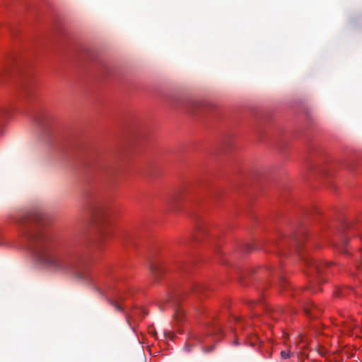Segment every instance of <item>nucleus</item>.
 I'll use <instances>...</instances> for the list:
<instances>
[{"label":"nucleus","instance_id":"nucleus-22","mask_svg":"<svg viewBox=\"0 0 362 362\" xmlns=\"http://www.w3.org/2000/svg\"><path fill=\"white\" fill-rule=\"evenodd\" d=\"M268 269H270V268H269V267H266V268H264V269L262 270V272H264V270H268Z\"/></svg>","mask_w":362,"mask_h":362},{"label":"nucleus","instance_id":"nucleus-4","mask_svg":"<svg viewBox=\"0 0 362 362\" xmlns=\"http://www.w3.org/2000/svg\"><path fill=\"white\" fill-rule=\"evenodd\" d=\"M93 216L95 221L97 222H104L106 221L107 218V214L105 209L102 206H97L93 209Z\"/></svg>","mask_w":362,"mask_h":362},{"label":"nucleus","instance_id":"nucleus-8","mask_svg":"<svg viewBox=\"0 0 362 362\" xmlns=\"http://www.w3.org/2000/svg\"><path fill=\"white\" fill-rule=\"evenodd\" d=\"M206 233V230L202 224H198L197 226V232L194 235V238L197 240H201V236Z\"/></svg>","mask_w":362,"mask_h":362},{"label":"nucleus","instance_id":"nucleus-5","mask_svg":"<svg viewBox=\"0 0 362 362\" xmlns=\"http://www.w3.org/2000/svg\"><path fill=\"white\" fill-rule=\"evenodd\" d=\"M305 235V231H300V232L295 233L292 236L291 241H292L293 246L296 249L298 250L300 248V247L302 244L303 239L304 238Z\"/></svg>","mask_w":362,"mask_h":362},{"label":"nucleus","instance_id":"nucleus-11","mask_svg":"<svg viewBox=\"0 0 362 362\" xmlns=\"http://www.w3.org/2000/svg\"><path fill=\"white\" fill-rule=\"evenodd\" d=\"M349 291H351V288H340V289L337 291L336 295L338 296H344Z\"/></svg>","mask_w":362,"mask_h":362},{"label":"nucleus","instance_id":"nucleus-2","mask_svg":"<svg viewBox=\"0 0 362 362\" xmlns=\"http://www.w3.org/2000/svg\"><path fill=\"white\" fill-rule=\"evenodd\" d=\"M301 259L308 267V273L310 275L316 276L317 281H323L320 277V274L323 272V269L327 267V263L317 262L313 258L304 255H301Z\"/></svg>","mask_w":362,"mask_h":362},{"label":"nucleus","instance_id":"nucleus-19","mask_svg":"<svg viewBox=\"0 0 362 362\" xmlns=\"http://www.w3.org/2000/svg\"><path fill=\"white\" fill-rule=\"evenodd\" d=\"M310 289H311L313 291V292H315V290H313L314 288L313 287V285H310Z\"/></svg>","mask_w":362,"mask_h":362},{"label":"nucleus","instance_id":"nucleus-15","mask_svg":"<svg viewBox=\"0 0 362 362\" xmlns=\"http://www.w3.org/2000/svg\"><path fill=\"white\" fill-rule=\"evenodd\" d=\"M286 285H287L286 281L284 278H281L279 279V287L281 289H286Z\"/></svg>","mask_w":362,"mask_h":362},{"label":"nucleus","instance_id":"nucleus-20","mask_svg":"<svg viewBox=\"0 0 362 362\" xmlns=\"http://www.w3.org/2000/svg\"><path fill=\"white\" fill-rule=\"evenodd\" d=\"M310 289H311L313 291V292H315V290H313L314 288L313 287V285H310Z\"/></svg>","mask_w":362,"mask_h":362},{"label":"nucleus","instance_id":"nucleus-7","mask_svg":"<svg viewBox=\"0 0 362 362\" xmlns=\"http://www.w3.org/2000/svg\"><path fill=\"white\" fill-rule=\"evenodd\" d=\"M284 313V309L281 307H278L277 308H275L271 311L269 315L273 320H278L280 317V315H281Z\"/></svg>","mask_w":362,"mask_h":362},{"label":"nucleus","instance_id":"nucleus-18","mask_svg":"<svg viewBox=\"0 0 362 362\" xmlns=\"http://www.w3.org/2000/svg\"><path fill=\"white\" fill-rule=\"evenodd\" d=\"M165 337L167 338V334L169 335V337L172 338V334L170 332L167 333L166 332H164Z\"/></svg>","mask_w":362,"mask_h":362},{"label":"nucleus","instance_id":"nucleus-10","mask_svg":"<svg viewBox=\"0 0 362 362\" xmlns=\"http://www.w3.org/2000/svg\"><path fill=\"white\" fill-rule=\"evenodd\" d=\"M348 243V239L346 238H343L342 240H341V242L340 243L339 245L337 246L338 247V249L341 252H346V249H345V245L347 244Z\"/></svg>","mask_w":362,"mask_h":362},{"label":"nucleus","instance_id":"nucleus-17","mask_svg":"<svg viewBox=\"0 0 362 362\" xmlns=\"http://www.w3.org/2000/svg\"><path fill=\"white\" fill-rule=\"evenodd\" d=\"M214 346H210V347H209V348H204V349H203V351H204V352H206V353H208V352H209V351H211L214 349Z\"/></svg>","mask_w":362,"mask_h":362},{"label":"nucleus","instance_id":"nucleus-14","mask_svg":"<svg viewBox=\"0 0 362 362\" xmlns=\"http://www.w3.org/2000/svg\"><path fill=\"white\" fill-rule=\"evenodd\" d=\"M198 106H199V103H197V102H192V103H189L188 108H189V111L193 112L194 109L197 107Z\"/></svg>","mask_w":362,"mask_h":362},{"label":"nucleus","instance_id":"nucleus-12","mask_svg":"<svg viewBox=\"0 0 362 362\" xmlns=\"http://www.w3.org/2000/svg\"><path fill=\"white\" fill-rule=\"evenodd\" d=\"M110 304H111L116 310L117 311H122V308H121V306L115 301L111 300V299H109L108 300Z\"/></svg>","mask_w":362,"mask_h":362},{"label":"nucleus","instance_id":"nucleus-3","mask_svg":"<svg viewBox=\"0 0 362 362\" xmlns=\"http://www.w3.org/2000/svg\"><path fill=\"white\" fill-rule=\"evenodd\" d=\"M149 268L154 281L158 282L164 273L163 266L158 262H152L150 263Z\"/></svg>","mask_w":362,"mask_h":362},{"label":"nucleus","instance_id":"nucleus-9","mask_svg":"<svg viewBox=\"0 0 362 362\" xmlns=\"http://www.w3.org/2000/svg\"><path fill=\"white\" fill-rule=\"evenodd\" d=\"M175 317L177 320L180 321L182 320V317L184 316V312L181 308H176L175 311Z\"/></svg>","mask_w":362,"mask_h":362},{"label":"nucleus","instance_id":"nucleus-21","mask_svg":"<svg viewBox=\"0 0 362 362\" xmlns=\"http://www.w3.org/2000/svg\"><path fill=\"white\" fill-rule=\"evenodd\" d=\"M346 228H350V227H351V226H350V224H349V223H346Z\"/></svg>","mask_w":362,"mask_h":362},{"label":"nucleus","instance_id":"nucleus-6","mask_svg":"<svg viewBox=\"0 0 362 362\" xmlns=\"http://www.w3.org/2000/svg\"><path fill=\"white\" fill-rule=\"evenodd\" d=\"M318 310L319 309L317 308V306L313 303L306 305L304 307L305 313L310 317H317L318 315L317 311H318Z\"/></svg>","mask_w":362,"mask_h":362},{"label":"nucleus","instance_id":"nucleus-13","mask_svg":"<svg viewBox=\"0 0 362 362\" xmlns=\"http://www.w3.org/2000/svg\"><path fill=\"white\" fill-rule=\"evenodd\" d=\"M280 354H281V356L282 358L286 359L291 356V354L290 351H281Z\"/></svg>","mask_w":362,"mask_h":362},{"label":"nucleus","instance_id":"nucleus-1","mask_svg":"<svg viewBox=\"0 0 362 362\" xmlns=\"http://www.w3.org/2000/svg\"><path fill=\"white\" fill-rule=\"evenodd\" d=\"M40 221V215L34 212L20 214L15 219L36 261L45 267L66 271L80 280H88V272L81 257L60 254L57 244L42 230Z\"/></svg>","mask_w":362,"mask_h":362},{"label":"nucleus","instance_id":"nucleus-16","mask_svg":"<svg viewBox=\"0 0 362 362\" xmlns=\"http://www.w3.org/2000/svg\"><path fill=\"white\" fill-rule=\"evenodd\" d=\"M204 288L203 286L202 285H199V284H196L194 286V290L195 291H199V290H202Z\"/></svg>","mask_w":362,"mask_h":362}]
</instances>
